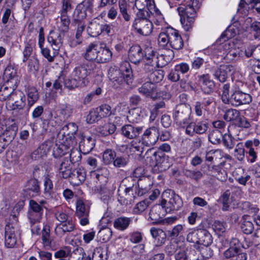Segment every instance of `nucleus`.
<instances>
[{
    "instance_id": "2",
    "label": "nucleus",
    "mask_w": 260,
    "mask_h": 260,
    "mask_svg": "<svg viewBox=\"0 0 260 260\" xmlns=\"http://www.w3.org/2000/svg\"><path fill=\"white\" fill-rule=\"evenodd\" d=\"M60 23L58 25L59 32L51 31L47 38V41L55 51L59 50L63 42L65 34L69 31L71 23L69 14L59 13Z\"/></svg>"
},
{
    "instance_id": "23",
    "label": "nucleus",
    "mask_w": 260,
    "mask_h": 260,
    "mask_svg": "<svg viewBox=\"0 0 260 260\" xmlns=\"http://www.w3.org/2000/svg\"><path fill=\"white\" fill-rule=\"evenodd\" d=\"M129 60L135 63H139L145 56V50L143 51L141 47L138 45L132 46L128 51Z\"/></svg>"
},
{
    "instance_id": "43",
    "label": "nucleus",
    "mask_w": 260,
    "mask_h": 260,
    "mask_svg": "<svg viewBox=\"0 0 260 260\" xmlns=\"http://www.w3.org/2000/svg\"><path fill=\"white\" fill-rule=\"evenodd\" d=\"M25 190L30 193L32 192V196H37L40 194V188L39 182L36 179H31L28 180L25 185Z\"/></svg>"
},
{
    "instance_id": "53",
    "label": "nucleus",
    "mask_w": 260,
    "mask_h": 260,
    "mask_svg": "<svg viewBox=\"0 0 260 260\" xmlns=\"http://www.w3.org/2000/svg\"><path fill=\"white\" fill-rule=\"evenodd\" d=\"M155 151H154V149L151 148L148 149L145 153L144 158L145 163L146 166L151 167H156L155 157Z\"/></svg>"
},
{
    "instance_id": "63",
    "label": "nucleus",
    "mask_w": 260,
    "mask_h": 260,
    "mask_svg": "<svg viewBox=\"0 0 260 260\" xmlns=\"http://www.w3.org/2000/svg\"><path fill=\"white\" fill-rule=\"evenodd\" d=\"M209 126V123L206 121L195 122V134L202 135L206 133Z\"/></svg>"
},
{
    "instance_id": "45",
    "label": "nucleus",
    "mask_w": 260,
    "mask_h": 260,
    "mask_svg": "<svg viewBox=\"0 0 260 260\" xmlns=\"http://www.w3.org/2000/svg\"><path fill=\"white\" fill-rule=\"evenodd\" d=\"M211 245H194V248L200 252L204 259H207L213 255V251Z\"/></svg>"
},
{
    "instance_id": "6",
    "label": "nucleus",
    "mask_w": 260,
    "mask_h": 260,
    "mask_svg": "<svg viewBox=\"0 0 260 260\" xmlns=\"http://www.w3.org/2000/svg\"><path fill=\"white\" fill-rule=\"evenodd\" d=\"M191 113V109L190 106L182 103L176 106L173 113V118L178 126L185 127L190 121Z\"/></svg>"
},
{
    "instance_id": "16",
    "label": "nucleus",
    "mask_w": 260,
    "mask_h": 260,
    "mask_svg": "<svg viewBox=\"0 0 260 260\" xmlns=\"http://www.w3.org/2000/svg\"><path fill=\"white\" fill-rule=\"evenodd\" d=\"M235 68L234 66L229 64H222L220 65L214 71L213 76L217 80L221 83L225 82L230 74L234 72Z\"/></svg>"
},
{
    "instance_id": "37",
    "label": "nucleus",
    "mask_w": 260,
    "mask_h": 260,
    "mask_svg": "<svg viewBox=\"0 0 260 260\" xmlns=\"http://www.w3.org/2000/svg\"><path fill=\"white\" fill-rule=\"evenodd\" d=\"M71 143L69 142L67 145L61 143L60 144H56L53 148V155L55 158L61 157L68 153L70 151V146Z\"/></svg>"
},
{
    "instance_id": "30",
    "label": "nucleus",
    "mask_w": 260,
    "mask_h": 260,
    "mask_svg": "<svg viewBox=\"0 0 260 260\" xmlns=\"http://www.w3.org/2000/svg\"><path fill=\"white\" fill-rule=\"evenodd\" d=\"M145 64H153V66L159 67V61L158 56L151 47H147L145 49V56L144 57Z\"/></svg>"
},
{
    "instance_id": "8",
    "label": "nucleus",
    "mask_w": 260,
    "mask_h": 260,
    "mask_svg": "<svg viewBox=\"0 0 260 260\" xmlns=\"http://www.w3.org/2000/svg\"><path fill=\"white\" fill-rule=\"evenodd\" d=\"M240 82L237 81L231 95L230 103L234 107L249 104L252 102V96L249 93L242 91L239 87Z\"/></svg>"
},
{
    "instance_id": "4",
    "label": "nucleus",
    "mask_w": 260,
    "mask_h": 260,
    "mask_svg": "<svg viewBox=\"0 0 260 260\" xmlns=\"http://www.w3.org/2000/svg\"><path fill=\"white\" fill-rule=\"evenodd\" d=\"M127 66L121 67L119 69L116 67H111L108 71V77L113 82H116L120 85L123 82H126L127 84L132 83L133 77L132 70L129 64H127Z\"/></svg>"
},
{
    "instance_id": "62",
    "label": "nucleus",
    "mask_w": 260,
    "mask_h": 260,
    "mask_svg": "<svg viewBox=\"0 0 260 260\" xmlns=\"http://www.w3.org/2000/svg\"><path fill=\"white\" fill-rule=\"evenodd\" d=\"M74 145H71L70 146V160L69 161L73 164H75L79 161H80L81 159V155L80 152L77 149H75L73 148Z\"/></svg>"
},
{
    "instance_id": "27",
    "label": "nucleus",
    "mask_w": 260,
    "mask_h": 260,
    "mask_svg": "<svg viewBox=\"0 0 260 260\" xmlns=\"http://www.w3.org/2000/svg\"><path fill=\"white\" fill-rule=\"evenodd\" d=\"M68 158L65 157L59 165L58 170L60 175L64 179L68 178L72 174V166Z\"/></svg>"
},
{
    "instance_id": "14",
    "label": "nucleus",
    "mask_w": 260,
    "mask_h": 260,
    "mask_svg": "<svg viewBox=\"0 0 260 260\" xmlns=\"http://www.w3.org/2000/svg\"><path fill=\"white\" fill-rule=\"evenodd\" d=\"M93 6V2L90 0H84L79 4L75 10L74 19L83 21L87 16V13L92 12Z\"/></svg>"
},
{
    "instance_id": "28",
    "label": "nucleus",
    "mask_w": 260,
    "mask_h": 260,
    "mask_svg": "<svg viewBox=\"0 0 260 260\" xmlns=\"http://www.w3.org/2000/svg\"><path fill=\"white\" fill-rule=\"evenodd\" d=\"M53 145L52 141L48 140L43 143L32 154V157L35 159L42 157L47 155Z\"/></svg>"
},
{
    "instance_id": "58",
    "label": "nucleus",
    "mask_w": 260,
    "mask_h": 260,
    "mask_svg": "<svg viewBox=\"0 0 260 260\" xmlns=\"http://www.w3.org/2000/svg\"><path fill=\"white\" fill-rule=\"evenodd\" d=\"M85 256H86V253L84 249L83 248L79 247L72 252L71 251L69 260H83Z\"/></svg>"
},
{
    "instance_id": "36",
    "label": "nucleus",
    "mask_w": 260,
    "mask_h": 260,
    "mask_svg": "<svg viewBox=\"0 0 260 260\" xmlns=\"http://www.w3.org/2000/svg\"><path fill=\"white\" fill-rule=\"evenodd\" d=\"M132 222V218L131 217L120 216L114 220L113 226L119 231H124L128 228Z\"/></svg>"
},
{
    "instance_id": "7",
    "label": "nucleus",
    "mask_w": 260,
    "mask_h": 260,
    "mask_svg": "<svg viewBox=\"0 0 260 260\" xmlns=\"http://www.w3.org/2000/svg\"><path fill=\"white\" fill-rule=\"evenodd\" d=\"M11 222H8L5 226V243L8 248H13L17 243L16 232L18 231V218L15 215L11 214L10 217Z\"/></svg>"
},
{
    "instance_id": "51",
    "label": "nucleus",
    "mask_w": 260,
    "mask_h": 260,
    "mask_svg": "<svg viewBox=\"0 0 260 260\" xmlns=\"http://www.w3.org/2000/svg\"><path fill=\"white\" fill-rule=\"evenodd\" d=\"M15 91L13 88L3 85L0 88V100L2 101H7L8 103L10 100V96Z\"/></svg>"
},
{
    "instance_id": "12",
    "label": "nucleus",
    "mask_w": 260,
    "mask_h": 260,
    "mask_svg": "<svg viewBox=\"0 0 260 260\" xmlns=\"http://www.w3.org/2000/svg\"><path fill=\"white\" fill-rule=\"evenodd\" d=\"M90 208V205L82 200H79L77 201L75 214L80 219L81 225L84 226L89 224Z\"/></svg>"
},
{
    "instance_id": "32",
    "label": "nucleus",
    "mask_w": 260,
    "mask_h": 260,
    "mask_svg": "<svg viewBox=\"0 0 260 260\" xmlns=\"http://www.w3.org/2000/svg\"><path fill=\"white\" fill-rule=\"evenodd\" d=\"M75 229V222L72 218H71L65 222L58 224L55 229V232L56 234L60 235L61 233L65 234L67 232H72Z\"/></svg>"
},
{
    "instance_id": "26",
    "label": "nucleus",
    "mask_w": 260,
    "mask_h": 260,
    "mask_svg": "<svg viewBox=\"0 0 260 260\" xmlns=\"http://www.w3.org/2000/svg\"><path fill=\"white\" fill-rule=\"evenodd\" d=\"M112 56V51L106 45L105 47H99L96 61L98 63L107 62L111 60Z\"/></svg>"
},
{
    "instance_id": "42",
    "label": "nucleus",
    "mask_w": 260,
    "mask_h": 260,
    "mask_svg": "<svg viewBox=\"0 0 260 260\" xmlns=\"http://www.w3.org/2000/svg\"><path fill=\"white\" fill-rule=\"evenodd\" d=\"M27 111L39 99V94L36 88L31 86L27 88Z\"/></svg>"
},
{
    "instance_id": "49",
    "label": "nucleus",
    "mask_w": 260,
    "mask_h": 260,
    "mask_svg": "<svg viewBox=\"0 0 260 260\" xmlns=\"http://www.w3.org/2000/svg\"><path fill=\"white\" fill-rule=\"evenodd\" d=\"M223 136V132L212 129L209 133L208 140L213 144H219L221 142Z\"/></svg>"
},
{
    "instance_id": "11",
    "label": "nucleus",
    "mask_w": 260,
    "mask_h": 260,
    "mask_svg": "<svg viewBox=\"0 0 260 260\" xmlns=\"http://www.w3.org/2000/svg\"><path fill=\"white\" fill-rule=\"evenodd\" d=\"M43 212L44 207L42 206L35 200L29 201L27 217L30 224L40 222L42 218Z\"/></svg>"
},
{
    "instance_id": "44",
    "label": "nucleus",
    "mask_w": 260,
    "mask_h": 260,
    "mask_svg": "<svg viewBox=\"0 0 260 260\" xmlns=\"http://www.w3.org/2000/svg\"><path fill=\"white\" fill-rule=\"evenodd\" d=\"M147 182L149 183L148 179L145 178L144 179H140L138 180L137 182L138 188L135 190V194L141 197L147 192L150 189V184L146 183Z\"/></svg>"
},
{
    "instance_id": "3",
    "label": "nucleus",
    "mask_w": 260,
    "mask_h": 260,
    "mask_svg": "<svg viewBox=\"0 0 260 260\" xmlns=\"http://www.w3.org/2000/svg\"><path fill=\"white\" fill-rule=\"evenodd\" d=\"M158 42L160 46H169L174 49H181L184 46L182 38L179 31L172 27H167L162 29L158 37Z\"/></svg>"
},
{
    "instance_id": "41",
    "label": "nucleus",
    "mask_w": 260,
    "mask_h": 260,
    "mask_svg": "<svg viewBox=\"0 0 260 260\" xmlns=\"http://www.w3.org/2000/svg\"><path fill=\"white\" fill-rule=\"evenodd\" d=\"M138 91L146 96H150L157 91L156 86L151 82H146L138 88Z\"/></svg>"
},
{
    "instance_id": "64",
    "label": "nucleus",
    "mask_w": 260,
    "mask_h": 260,
    "mask_svg": "<svg viewBox=\"0 0 260 260\" xmlns=\"http://www.w3.org/2000/svg\"><path fill=\"white\" fill-rule=\"evenodd\" d=\"M4 76L8 81L17 77V72L16 68L13 65L9 64L5 70Z\"/></svg>"
},
{
    "instance_id": "15",
    "label": "nucleus",
    "mask_w": 260,
    "mask_h": 260,
    "mask_svg": "<svg viewBox=\"0 0 260 260\" xmlns=\"http://www.w3.org/2000/svg\"><path fill=\"white\" fill-rule=\"evenodd\" d=\"M17 130V125L14 123L7 128L3 134L0 136V153L14 139Z\"/></svg>"
},
{
    "instance_id": "38",
    "label": "nucleus",
    "mask_w": 260,
    "mask_h": 260,
    "mask_svg": "<svg viewBox=\"0 0 260 260\" xmlns=\"http://www.w3.org/2000/svg\"><path fill=\"white\" fill-rule=\"evenodd\" d=\"M99 47L98 45L94 43H91L89 45L84 56L86 60V61L94 62V60L96 61Z\"/></svg>"
},
{
    "instance_id": "59",
    "label": "nucleus",
    "mask_w": 260,
    "mask_h": 260,
    "mask_svg": "<svg viewBox=\"0 0 260 260\" xmlns=\"http://www.w3.org/2000/svg\"><path fill=\"white\" fill-rule=\"evenodd\" d=\"M127 119L130 123H138L142 120V117L139 110L133 109L129 111Z\"/></svg>"
},
{
    "instance_id": "46",
    "label": "nucleus",
    "mask_w": 260,
    "mask_h": 260,
    "mask_svg": "<svg viewBox=\"0 0 260 260\" xmlns=\"http://www.w3.org/2000/svg\"><path fill=\"white\" fill-rule=\"evenodd\" d=\"M116 156V153L112 149H106L103 153V161L105 165L113 164Z\"/></svg>"
},
{
    "instance_id": "60",
    "label": "nucleus",
    "mask_w": 260,
    "mask_h": 260,
    "mask_svg": "<svg viewBox=\"0 0 260 260\" xmlns=\"http://www.w3.org/2000/svg\"><path fill=\"white\" fill-rule=\"evenodd\" d=\"M150 202L148 199H145L137 203L133 209V212L135 214H139L145 211Z\"/></svg>"
},
{
    "instance_id": "50",
    "label": "nucleus",
    "mask_w": 260,
    "mask_h": 260,
    "mask_svg": "<svg viewBox=\"0 0 260 260\" xmlns=\"http://www.w3.org/2000/svg\"><path fill=\"white\" fill-rule=\"evenodd\" d=\"M116 129V126L114 124L109 123L104 124L103 126H100L97 128V132L103 136H107L112 134Z\"/></svg>"
},
{
    "instance_id": "61",
    "label": "nucleus",
    "mask_w": 260,
    "mask_h": 260,
    "mask_svg": "<svg viewBox=\"0 0 260 260\" xmlns=\"http://www.w3.org/2000/svg\"><path fill=\"white\" fill-rule=\"evenodd\" d=\"M231 191L229 189L225 190L219 198V201L221 202L223 205L222 210L226 211L230 206L231 203L230 201Z\"/></svg>"
},
{
    "instance_id": "9",
    "label": "nucleus",
    "mask_w": 260,
    "mask_h": 260,
    "mask_svg": "<svg viewBox=\"0 0 260 260\" xmlns=\"http://www.w3.org/2000/svg\"><path fill=\"white\" fill-rule=\"evenodd\" d=\"M159 129L157 126H150L146 129L142 135L139 143L146 147L154 146L159 139Z\"/></svg>"
},
{
    "instance_id": "57",
    "label": "nucleus",
    "mask_w": 260,
    "mask_h": 260,
    "mask_svg": "<svg viewBox=\"0 0 260 260\" xmlns=\"http://www.w3.org/2000/svg\"><path fill=\"white\" fill-rule=\"evenodd\" d=\"M13 10L14 8L10 7H7V8L4 10L2 18V23L6 26H7V24L8 23L9 21L12 20V18L14 19Z\"/></svg>"
},
{
    "instance_id": "47",
    "label": "nucleus",
    "mask_w": 260,
    "mask_h": 260,
    "mask_svg": "<svg viewBox=\"0 0 260 260\" xmlns=\"http://www.w3.org/2000/svg\"><path fill=\"white\" fill-rule=\"evenodd\" d=\"M240 114L239 110L231 108L225 111L223 117L228 122L234 121L236 123Z\"/></svg>"
},
{
    "instance_id": "54",
    "label": "nucleus",
    "mask_w": 260,
    "mask_h": 260,
    "mask_svg": "<svg viewBox=\"0 0 260 260\" xmlns=\"http://www.w3.org/2000/svg\"><path fill=\"white\" fill-rule=\"evenodd\" d=\"M164 75V71L162 70H155L149 75V82L154 84L159 83L163 79Z\"/></svg>"
},
{
    "instance_id": "13",
    "label": "nucleus",
    "mask_w": 260,
    "mask_h": 260,
    "mask_svg": "<svg viewBox=\"0 0 260 260\" xmlns=\"http://www.w3.org/2000/svg\"><path fill=\"white\" fill-rule=\"evenodd\" d=\"M7 104L11 110H23L26 106V97L21 91H15Z\"/></svg>"
},
{
    "instance_id": "33",
    "label": "nucleus",
    "mask_w": 260,
    "mask_h": 260,
    "mask_svg": "<svg viewBox=\"0 0 260 260\" xmlns=\"http://www.w3.org/2000/svg\"><path fill=\"white\" fill-rule=\"evenodd\" d=\"M100 19L94 18L89 23L87 31L89 35L93 37H96L102 34V25L100 23Z\"/></svg>"
},
{
    "instance_id": "31",
    "label": "nucleus",
    "mask_w": 260,
    "mask_h": 260,
    "mask_svg": "<svg viewBox=\"0 0 260 260\" xmlns=\"http://www.w3.org/2000/svg\"><path fill=\"white\" fill-rule=\"evenodd\" d=\"M50 227L49 224H45L42 231L41 239L44 248L50 249L53 247V241L50 237Z\"/></svg>"
},
{
    "instance_id": "10",
    "label": "nucleus",
    "mask_w": 260,
    "mask_h": 260,
    "mask_svg": "<svg viewBox=\"0 0 260 260\" xmlns=\"http://www.w3.org/2000/svg\"><path fill=\"white\" fill-rule=\"evenodd\" d=\"M135 6L138 10V12L154 15L159 17L162 16L154 0H135Z\"/></svg>"
},
{
    "instance_id": "1",
    "label": "nucleus",
    "mask_w": 260,
    "mask_h": 260,
    "mask_svg": "<svg viewBox=\"0 0 260 260\" xmlns=\"http://www.w3.org/2000/svg\"><path fill=\"white\" fill-rule=\"evenodd\" d=\"M96 68L94 62L84 61L73 70L71 78L65 79L64 86L70 89L85 86L89 82V76Z\"/></svg>"
},
{
    "instance_id": "17",
    "label": "nucleus",
    "mask_w": 260,
    "mask_h": 260,
    "mask_svg": "<svg viewBox=\"0 0 260 260\" xmlns=\"http://www.w3.org/2000/svg\"><path fill=\"white\" fill-rule=\"evenodd\" d=\"M78 126L74 123H69L64 125L61 128L60 132L62 133V135L66 137V140H70L71 145H74L77 142L75 139L78 138L80 134H77Z\"/></svg>"
},
{
    "instance_id": "5",
    "label": "nucleus",
    "mask_w": 260,
    "mask_h": 260,
    "mask_svg": "<svg viewBox=\"0 0 260 260\" xmlns=\"http://www.w3.org/2000/svg\"><path fill=\"white\" fill-rule=\"evenodd\" d=\"M150 14L137 12L136 17L133 21L132 26L139 34L147 36L152 31L153 24L149 18Z\"/></svg>"
},
{
    "instance_id": "39",
    "label": "nucleus",
    "mask_w": 260,
    "mask_h": 260,
    "mask_svg": "<svg viewBox=\"0 0 260 260\" xmlns=\"http://www.w3.org/2000/svg\"><path fill=\"white\" fill-rule=\"evenodd\" d=\"M250 216L245 215L241 219V229L245 234L248 235L252 233L254 230V224L250 220Z\"/></svg>"
},
{
    "instance_id": "55",
    "label": "nucleus",
    "mask_w": 260,
    "mask_h": 260,
    "mask_svg": "<svg viewBox=\"0 0 260 260\" xmlns=\"http://www.w3.org/2000/svg\"><path fill=\"white\" fill-rule=\"evenodd\" d=\"M112 235V232L110 228L108 227L103 228L100 230L98 236L100 240L103 242L109 241Z\"/></svg>"
},
{
    "instance_id": "29",
    "label": "nucleus",
    "mask_w": 260,
    "mask_h": 260,
    "mask_svg": "<svg viewBox=\"0 0 260 260\" xmlns=\"http://www.w3.org/2000/svg\"><path fill=\"white\" fill-rule=\"evenodd\" d=\"M166 206L162 205H156L153 206L150 209L149 215V218L153 222L156 223L164 216Z\"/></svg>"
},
{
    "instance_id": "40",
    "label": "nucleus",
    "mask_w": 260,
    "mask_h": 260,
    "mask_svg": "<svg viewBox=\"0 0 260 260\" xmlns=\"http://www.w3.org/2000/svg\"><path fill=\"white\" fill-rule=\"evenodd\" d=\"M104 171H106L107 169L104 168L91 172V176L98 186L102 187L105 185L108 181V178L101 174V172Z\"/></svg>"
},
{
    "instance_id": "22",
    "label": "nucleus",
    "mask_w": 260,
    "mask_h": 260,
    "mask_svg": "<svg viewBox=\"0 0 260 260\" xmlns=\"http://www.w3.org/2000/svg\"><path fill=\"white\" fill-rule=\"evenodd\" d=\"M142 126H134L132 124H125L121 128V134L125 137L134 139L137 138L142 132Z\"/></svg>"
},
{
    "instance_id": "20",
    "label": "nucleus",
    "mask_w": 260,
    "mask_h": 260,
    "mask_svg": "<svg viewBox=\"0 0 260 260\" xmlns=\"http://www.w3.org/2000/svg\"><path fill=\"white\" fill-rule=\"evenodd\" d=\"M78 139L79 142V148L84 154L89 153L94 148L95 144V139L91 137H86L80 134Z\"/></svg>"
},
{
    "instance_id": "35",
    "label": "nucleus",
    "mask_w": 260,
    "mask_h": 260,
    "mask_svg": "<svg viewBox=\"0 0 260 260\" xmlns=\"http://www.w3.org/2000/svg\"><path fill=\"white\" fill-rule=\"evenodd\" d=\"M150 233L154 239L157 245L164 244L166 240V233L160 229L152 227L150 229Z\"/></svg>"
},
{
    "instance_id": "52",
    "label": "nucleus",
    "mask_w": 260,
    "mask_h": 260,
    "mask_svg": "<svg viewBox=\"0 0 260 260\" xmlns=\"http://www.w3.org/2000/svg\"><path fill=\"white\" fill-rule=\"evenodd\" d=\"M36 45L35 40H29L25 43V47L23 51V62H25L31 54L33 49Z\"/></svg>"
},
{
    "instance_id": "56",
    "label": "nucleus",
    "mask_w": 260,
    "mask_h": 260,
    "mask_svg": "<svg viewBox=\"0 0 260 260\" xmlns=\"http://www.w3.org/2000/svg\"><path fill=\"white\" fill-rule=\"evenodd\" d=\"M118 6L120 14L125 21L131 20V16L127 12L128 5L125 0H119Z\"/></svg>"
},
{
    "instance_id": "24",
    "label": "nucleus",
    "mask_w": 260,
    "mask_h": 260,
    "mask_svg": "<svg viewBox=\"0 0 260 260\" xmlns=\"http://www.w3.org/2000/svg\"><path fill=\"white\" fill-rule=\"evenodd\" d=\"M214 102V99L212 96L204 97L202 101L196 102L194 105L195 113L198 116H201L203 114L202 109L205 111L209 110V107Z\"/></svg>"
},
{
    "instance_id": "48",
    "label": "nucleus",
    "mask_w": 260,
    "mask_h": 260,
    "mask_svg": "<svg viewBox=\"0 0 260 260\" xmlns=\"http://www.w3.org/2000/svg\"><path fill=\"white\" fill-rule=\"evenodd\" d=\"M129 162L128 155H121L116 156L113 162V166L117 169L125 168Z\"/></svg>"
},
{
    "instance_id": "34",
    "label": "nucleus",
    "mask_w": 260,
    "mask_h": 260,
    "mask_svg": "<svg viewBox=\"0 0 260 260\" xmlns=\"http://www.w3.org/2000/svg\"><path fill=\"white\" fill-rule=\"evenodd\" d=\"M197 244L200 245H211L213 238L210 233L205 229H199Z\"/></svg>"
},
{
    "instance_id": "19",
    "label": "nucleus",
    "mask_w": 260,
    "mask_h": 260,
    "mask_svg": "<svg viewBox=\"0 0 260 260\" xmlns=\"http://www.w3.org/2000/svg\"><path fill=\"white\" fill-rule=\"evenodd\" d=\"M162 205L166 206V213H171L175 210H179L183 205V202L181 198L177 194L173 193L169 201L167 202L165 199L161 201Z\"/></svg>"
},
{
    "instance_id": "21",
    "label": "nucleus",
    "mask_w": 260,
    "mask_h": 260,
    "mask_svg": "<svg viewBox=\"0 0 260 260\" xmlns=\"http://www.w3.org/2000/svg\"><path fill=\"white\" fill-rule=\"evenodd\" d=\"M134 189H129V187L124 188V191L120 192V189L118 190V201L122 205H128L133 204L135 200L136 196L134 194Z\"/></svg>"
},
{
    "instance_id": "25",
    "label": "nucleus",
    "mask_w": 260,
    "mask_h": 260,
    "mask_svg": "<svg viewBox=\"0 0 260 260\" xmlns=\"http://www.w3.org/2000/svg\"><path fill=\"white\" fill-rule=\"evenodd\" d=\"M86 172L84 169L76 168L73 170L69 178L70 183L74 186H78L85 180Z\"/></svg>"
},
{
    "instance_id": "18",
    "label": "nucleus",
    "mask_w": 260,
    "mask_h": 260,
    "mask_svg": "<svg viewBox=\"0 0 260 260\" xmlns=\"http://www.w3.org/2000/svg\"><path fill=\"white\" fill-rule=\"evenodd\" d=\"M198 82L203 92L210 94L213 92L215 84L214 81L211 79V76L209 74L199 75Z\"/></svg>"
}]
</instances>
